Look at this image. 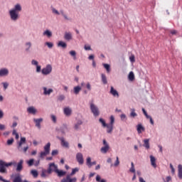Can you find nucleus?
<instances>
[{
	"instance_id": "nucleus-37",
	"label": "nucleus",
	"mask_w": 182,
	"mask_h": 182,
	"mask_svg": "<svg viewBox=\"0 0 182 182\" xmlns=\"http://www.w3.org/2000/svg\"><path fill=\"white\" fill-rule=\"evenodd\" d=\"M130 173H136V169L134 168V164L133 162L131 163V168H129Z\"/></svg>"
},
{
	"instance_id": "nucleus-21",
	"label": "nucleus",
	"mask_w": 182,
	"mask_h": 182,
	"mask_svg": "<svg viewBox=\"0 0 182 182\" xmlns=\"http://www.w3.org/2000/svg\"><path fill=\"white\" fill-rule=\"evenodd\" d=\"M27 112L28 113H29L30 114H36V112H38L34 107H29L27 108Z\"/></svg>"
},
{
	"instance_id": "nucleus-58",
	"label": "nucleus",
	"mask_w": 182,
	"mask_h": 182,
	"mask_svg": "<svg viewBox=\"0 0 182 182\" xmlns=\"http://www.w3.org/2000/svg\"><path fill=\"white\" fill-rule=\"evenodd\" d=\"M2 85L5 90L8 89V86H9V84L8 82H2Z\"/></svg>"
},
{
	"instance_id": "nucleus-60",
	"label": "nucleus",
	"mask_w": 182,
	"mask_h": 182,
	"mask_svg": "<svg viewBox=\"0 0 182 182\" xmlns=\"http://www.w3.org/2000/svg\"><path fill=\"white\" fill-rule=\"evenodd\" d=\"M129 60H130V62H132V63L135 62V58H134V55H131L129 57Z\"/></svg>"
},
{
	"instance_id": "nucleus-39",
	"label": "nucleus",
	"mask_w": 182,
	"mask_h": 182,
	"mask_svg": "<svg viewBox=\"0 0 182 182\" xmlns=\"http://www.w3.org/2000/svg\"><path fill=\"white\" fill-rule=\"evenodd\" d=\"M31 174H32L33 177H34L35 178H36V177H38V171L36 170H31Z\"/></svg>"
},
{
	"instance_id": "nucleus-40",
	"label": "nucleus",
	"mask_w": 182,
	"mask_h": 182,
	"mask_svg": "<svg viewBox=\"0 0 182 182\" xmlns=\"http://www.w3.org/2000/svg\"><path fill=\"white\" fill-rule=\"evenodd\" d=\"M46 173H48V170L43 169L42 171H41V176L43 177V178H45L46 177H48V176L46 175Z\"/></svg>"
},
{
	"instance_id": "nucleus-19",
	"label": "nucleus",
	"mask_w": 182,
	"mask_h": 182,
	"mask_svg": "<svg viewBox=\"0 0 182 182\" xmlns=\"http://www.w3.org/2000/svg\"><path fill=\"white\" fill-rule=\"evenodd\" d=\"M149 157L152 167H154V168H156L157 167V164H156V157H154L153 155H150Z\"/></svg>"
},
{
	"instance_id": "nucleus-5",
	"label": "nucleus",
	"mask_w": 182,
	"mask_h": 182,
	"mask_svg": "<svg viewBox=\"0 0 182 182\" xmlns=\"http://www.w3.org/2000/svg\"><path fill=\"white\" fill-rule=\"evenodd\" d=\"M41 73L44 76H48V75H50V73H52V65L50 64L47 65L41 70Z\"/></svg>"
},
{
	"instance_id": "nucleus-8",
	"label": "nucleus",
	"mask_w": 182,
	"mask_h": 182,
	"mask_svg": "<svg viewBox=\"0 0 182 182\" xmlns=\"http://www.w3.org/2000/svg\"><path fill=\"white\" fill-rule=\"evenodd\" d=\"M57 139L60 140V141L61 142V146L63 147H65V149H69V142L65 140V138L63 136H58Z\"/></svg>"
},
{
	"instance_id": "nucleus-35",
	"label": "nucleus",
	"mask_w": 182,
	"mask_h": 182,
	"mask_svg": "<svg viewBox=\"0 0 182 182\" xmlns=\"http://www.w3.org/2000/svg\"><path fill=\"white\" fill-rule=\"evenodd\" d=\"M102 66H104L105 69H106L107 73H110V65L109 64H106V63H103Z\"/></svg>"
},
{
	"instance_id": "nucleus-31",
	"label": "nucleus",
	"mask_w": 182,
	"mask_h": 182,
	"mask_svg": "<svg viewBox=\"0 0 182 182\" xmlns=\"http://www.w3.org/2000/svg\"><path fill=\"white\" fill-rule=\"evenodd\" d=\"M105 127H107V133L111 134L113 132V125L107 124Z\"/></svg>"
},
{
	"instance_id": "nucleus-16",
	"label": "nucleus",
	"mask_w": 182,
	"mask_h": 182,
	"mask_svg": "<svg viewBox=\"0 0 182 182\" xmlns=\"http://www.w3.org/2000/svg\"><path fill=\"white\" fill-rule=\"evenodd\" d=\"M64 39L65 41H68V42L70 41H72V39H73V37L72 36V33H70V32H65V34H64Z\"/></svg>"
},
{
	"instance_id": "nucleus-13",
	"label": "nucleus",
	"mask_w": 182,
	"mask_h": 182,
	"mask_svg": "<svg viewBox=\"0 0 182 182\" xmlns=\"http://www.w3.org/2000/svg\"><path fill=\"white\" fill-rule=\"evenodd\" d=\"M63 113L65 116L69 117L72 114V108L67 107L63 109Z\"/></svg>"
},
{
	"instance_id": "nucleus-33",
	"label": "nucleus",
	"mask_w": 182,
	"mask_h": 182,
	"mask_svg": "<svg viewBox=\"0 0 182 182\" xmlns=\"http://www.w3.org/2000/svg\"><path fill=\"white\" fill-rule=\"evenodd\" d=\"M129 80H131V82H133L134 80V73L131 71L128 75Z\"/></svg>"
},
{
	"instance_id": "nucleus-55",
	"label": "nucleus",
	"mask_w": 182,
	"mask_h": 182,
	"mask_svg": "<svg viewBox=\"0 0 182 182\" xmlns=\"http://www.w3.org/2000/svg\"><path fill=\"white\" fill-rule=\"evenodd\" d=\"M52 12L53 14H55V15H60V13L55 8L52 9Z\"/></svg>"
},
{
	"instance_id": "nucleus-30",
	"label": "nucleus",
	"mask_w": 182,
	"mask_h": 182,
	"mask_svg": "<svg viewBox=\"0 0 182 182\" xmlns=\"http://www.w3.org/2000/svg\"><path fill=\"white\" fill-rule=\"evenodd\" d=\"M130 111V117H137V113H136V109L134 108L131 109Z\"/></svg>"
},
{
	"instance_id": "nucleus-17",
	"label": "nucleus",
	"mask_w": 182,
	"mask_h": 182,
	"mask_svg": "<svg viewBox=\"0 0 182 182\" xmlns=\"http://www.w3.org/2000/svg\"><path fill=\"white\" fill-rule=\"evenodd\" d=\"M55 174H57L58 177H63L64 176H66V171L63 170H59L57 168V170H55Z\"/></svg>"
},
{
	"instance_id": "nucleus-27",
	"label": "nucleus",
	"mask_w": 182,
	"mask_h": 182,
	"mask_svg": "<svg viewBox=\"0 0 182 182\" xmlns=\"http://www.w3.org/2000/svg\"><path fill=\"white\" fill-rule=\"evenodd\" d=\"M43 36H47L48 38H51L52 36V31H49V30H46L43 33Z\"/></svg>"
},
{
	"instance_id": "nucleus-44",
	"label": "nucleus",
	"mask_w": 182,
	"mask_h": 182,
	"mask_svg": "<svg viewBox=\"0 0 182 182\" xmlns=\"http://www.w3.org/2000/svg\"><path fill=\"white\" fill-rule=\"evenodd\" d=\"M48 154H49V153L46 152V151H41L40 153V158L43 159V157H46V156H48Z\"/></svg>"
},
{
	"instance_id": "nucleus-34",
	"label": "nucleus",
	"mask_w": 182,
	"mask_h": 182,
	"mask_svg": "<svg viewBox=\"0 0 182 182\" xmlns=\"http://www.w3.org/2000/svg\"><path fill=\"white\" fill-rule=\"evenodd\" d=\"M58 46H60L61 48H63L65 49L67 48L68 45L63 41H59L58 43Z\"/></svg>"
},
{
	"instance_id": "nucleus-47",
	"label": "nucleus",
	"mask_w": 182,
	"mask_h": 182,
	"mask_svg": "<svg viewBox=\"0 0 182 182\" xmlns=\"http://www.w3.org/2000/svg\"><path fill=\"white\" fill-rule=\"evenodd\" d=\"M96 181H97V182H106V180L102 179V178L100 176V175H97Z\"/></svg>"
},
{
	"instance_id": "nucleus-56",
	"label": "nucleus",
	"mask_w": 182,
	"mask_h": 182,
	"mask_svg": "<svg viewBox=\"0 0 182 182\" xmlns=\"http://www.w3.org/2000/svg\"><path fill=\"white\" fill-rule=\"evenodd\" d=\"M6 129V127L4 124H0L1 132H3V130H5Z\"/></svg>"
},
{
	"instance_id": "nucleus-43",
	"label": "nucleus",
	"mask_w": 182,
	"mask_h": 182,
	"mask_svg": "<svg viewBox=\"0 0 182 182\" xmlns=\"http://www.w3.org/2000/svg\"><path fill=\"white\" fill-rule=\"evenodd\" d=\"M14 138H11L10 139H8L6 141L7 146H12L14 144Z\"/></svg>"
},
{
	"instance_id": "nucleus-15",
	"label": "nucleus",
	"mask_w": 182,
	"mask_h": 182,
	"mask_svg": "<svg viewBox=\"0 0 182 182\" xmlns=\"http://www.w3.org/2000/svg\"><path fill=\"white\" fill-rule=\"evenodd\" d=\"M43 95H45V96H49L50 93H53V90L52 88L48 90L46 87H43Z\"/></svg>"
},
{
	"instance_id": "nucleus-41",
	"label": "nucleus",
	"mask_w": 182,
	"mask_h": 182,
	"mask_svg": "<svg viewBox=\"0 0 182 182\" xmlns=\"http://www.w3.org/2000/svg\"><path fill=\"white\" fill-rule=\"evenodd\" d=\"M13 182H22V178L21 176H17L14 178Z\"/></svg>"
},
{
	"instance_id": "nucleus-6",
	"label": "nucleus",
	"mask_w": 182,
	"mask_h": 182,
	"mask_svg": "<svg viewBox=\"0 0 182 182\" xmlns=\"http://www.w3.org/2000/svg\"><path fill=\"white\" fill-rule=\"evenodd\" d=\"M56 170H58V165L55 164V163H50L48 164V168L47 169L48 174H52V173H55Z\"/></svg>"
},
{
	"instance_id": "nucleus-64",
	"label": "nucleus",
	"mask_w": 182,
	"mask_h": 182,
	"mask_svg": "<svg viewBox=\"0 0 182 182\" xmlns=\"http://www.w3.org/2000/svg\"><path fill=\"white\" fill-rule=\"evenodd\" d=\"M76 181H77V178H73L71 180L67 181V182H76Z\"/></svg>"
},
{
	"instance_id": "nucleus-28",
	"label": "nucleus",
	"mask_w": 182,
	"mask_h": 182,
	"mask_svg": "<svg viewBox=\"0 0 182 182\" xmlns=\"http://www.w3.org/2000/svg\"><path fill=\"white\" fill-rule=\"evenodd\" d=\"M44 151L46 153H50V142L47 143V144L44 146Z\"/></svg>"
},
{
	"instance_id": "nucleus-36",
	"label": "nucleus",
	"mask_w": 182,
	"mask_h": 182,
	"mask_svg": "<svg viewBox=\"0 0 182 182\" xmlns=\"http://www.w3.org/2000/svg\"><path fill=\"white\" fill-rule=\"evenodd\" d=\"M86 164L89 168L92 167V158L90 157L87 158Z\"/></svg>"
},
{
	"instance_id": "nucleus-2",
	"label": "nucleus",
	"mask_w": 182,
	"mask_h": 182,
	"mask_svg": "<svg viewBox=\"0 0 182 182\" xmlns=\"http://www.w3.org/2000/svg\"><path fill=\"white\" fill-rule=\"evenodd\" d=\"M11 166H16V162L6 163L4 161L0 160V173L1 174H6L8 173L6 167H11Z\"/></svg>"
},
{
	"instance_id": "nucleus-25",
	"label": "nucleus",
	"mask_w": 182,
	"mask_h": 182,
	"mask_svg": "<svg viewBox=\"0 0 182 182\" xmlns=\"http://www.w3.org/2000/svg\"><path fill=\"white\" fill-rule=\"evenodd\" d=\"M60 132L62 133V134H66V132H68V125L63 124L60 127Z\"/></svg>"
},
{
	"instance_id": "nucleus-50",
	"label": "nucleus",
	"mask_w": 182,
	"mask_h": 182,
	"mask_svg": "<svg viewBox=\"0 0 182 182\" xmlns=\"http://www.w3.org/2000/svg\"><path fill=\"white\" fill-rule=\"evenodd\" d=\"M109 119H110V123L109 124H110L111 126H113V124H114V117L112 115Z\"/></svg>"
},
{
	"instance_id": "nucleus-7",
	"label": "nucleus",
	"mask_w": 182,
	"mask_h": 182,
	"mask_svg": "<svg viewBox=\"0 0 182 182\" xmlns=\"http://www.w3.org/2000/svg\"><path fill=\"white\" fill-rule=\"evenodd\" d=\"M104 146H102L100 149L101 153H103L104 154H106L107 151H109V149H110V146H109V144H107V141L106 139H103L102 141Z\"/></svg>"
},
{
	"instance_id": "nucleus-42",
	"label": "nucleus",
	"mask_w": 182,
	"mask_h": 182,
	"mask_svg": "<svg viewBox=\"0 0 182 182\" xmlns=\"http://www.w3.org/2000/svg\"><path fill=\"white\" fill-rule=\"evenodd\" d=\"M99 122L102 124V127H106V126H107V124H106V121H105V119H103L102 118H100Z\"/></svg>"
},
{
	"instance_id": "nucleus-3",
	"label": "nucleus",
	"mask_w": 182,
	"mask_h": 182,
	"mask_svg": "<svg viewBox=\"0 0 182 182\" xmlns=\"http://www.w3.org/2000/svg\"><path fill=\"white\" fill-rule=\"evenodd\" d=\"M25 143H26V138L21 137L20 141L18 142V146H17V149L18 151H23V153H26V151H28V149H29L28 146L22 148V145Z\"/></svg>"
},
{
	"instance_id": "nucleus-57",
	"label": "nucleus",
	"mask_w": 182,
	"mask_h": 182,
	"mask_svg": "<svg viewBox=\"0 0 182 182\" xmlns=\"http://www.w3.org/2000/svg\"><path fill=\"white\" fill-rule=\"evenodd\" d=\"M84 49H85V50H92V47H90V46H87V45H85V46H84Z\"/></svg>"
},
{
	"instance_id": "nucleus-59",
	"label": "nucleus",
	"mask_w": 182,
	"mask_h": 182,
	"mask_svg": "<svg viewBox=\"0 0 182 182\" xmlns=\"http://www.w3.org/2000/svg\"><path fill=\"white\" fill-rule=\"evenodd\" d=\"M59 151L58 150H53L51 152V154L53 156H56L57 154H58Z\"/></svg>"
},
{
	"instance_id": "nucleus-4",
	"label": "nucleus",
	"mask_w": 182,
	"mask_h": 182,
	"mask_svg": "<svg viewBox=\"0 0 182 182\" xmlns=\"http://www.w3.org/2000/svg\"><path fill=\"white\" fill-rule=\"evenodd\" d=\"M90 109L92 112V113L93 114V116H95V117H97V116H99V114H100L99 108L93 102L90 103Z\"/></svg>"
},
{
	"instance_id": "nucleus-53",
	"label": "nucleus",
	"mask_w": 182,
	"mask_h": 182,
	"mask_svg": "<svg viewBox=\"0 0 182 182\" xmlns=\"http://www.w3.org/2000/svg\"><path fill=\"white\" fill-rule=\"evenodd\" d=\"M50 119H51L52 122H53L54 123H56V122H57L56 116H55L53 114H51L50 115Z\"/></svg>"
},
{
	"instance_id": "nucleus-12",
	"label": "nucleus",
	"mask_w": 182,
	"mask_h": 182,
	"mask_svg": "<svg viewBox=\"0 0 182 182\" xmlns=\"http://www.w3.org/2000/svg\"><path fill=\"white\" fill-rule=\"evenodd\" d=\"M23 169V160L21 159L16 165V171L21 172Z\"/></svg>"
},
{
	"instance_id": "nucleus-18",
	"label": "nucleus",
	"mask_w": 182,
	"mask_h": 182,
	"mask_svg": "<svg viewBox=\"0 0 182 182\" xmlns=\"http://www.w3.org/2000/svg\"><path fill=\"white\" fill-rule=\"evenodd\" d=\"M110 95H112L114 97H119V92L117 90H114V87L113 86L111 87L110 91H109Z\"/></svg>"
},
{
	"instance_id": "nucleus-29",
	"label": "nucleus",
	"mask_w": 182,
	"mask_h": 182,
	"mask_svg": "<svg viewBox=\"0 0 182 182\" xmlns=\"http://www.w3.org/2000/svg\"><path fill=\"white\" fill-rule=\"evenodd\" d=\"M101 79L102 82L104 85H107V77H106V75L105 74H101Z\"/></svg>"
},
{
	"instance_id": "nucleus-11",
	"label": "nucleus",
	"mask_w": 182,
	"mask_h": 182,
	"mask_svg": "<svg viewBox=\"0 0 182 182\" xmlns=\"http://www.w3.org/2000/svg\"><path fill=\"white\" fill-rule=\"evenodd\" d=\"M33 121L34 122V123L36 124V127L38 128L39 130H41V123H42V122H43V118H34L33 119Z\"/></svg>"
},
{
	"instance_id": "nucleus-45",
	"label": "nucleus",
	"mask_w": 182,
	"mask_h": 182,
	"mask_svg": "<svg viewBox=\"0 0 182 182\" xmlns=\"http://www.w3.org/2000/svg\"><path fill=\"white\" fill-rule=\"evenodd\" d=\"M58 102H63V100H65V97L64 95H60L58 97Z\"/></svg>"
},
{
	"instance_id": "nucleus-14",
	"label": "nucleus",
	"mask_w": 182,
	"mask_h": 182,
	"mask_svg": "<svg viewBox=\"0 0 182 182\" xmlns=\"http://www.w3.org/2000/svg\"><path fill=\"white\" fill-rule=\"evenodd\" d=\"M32 48V43L28 41L25 43V52L29 53L31 52V49Z\"/></svg>"
},
{
	"instance_id": "nucleus-51",
	"label": "nucleus",
	"mask_w": 182,
	"mask_h": 182,
	"mask_svg": "<svg viewBox=\"0 0 182 182\" xmlns=\"http://www.w3.org/2000/svg\"><path fill=\"white\" fill-rule=\"evenodd\" d=\"M116 161L114 164V167H117V166H119L120 164V161H119V156H117L116 158Z\"/></svg>"
},
{
	"instance_id": "nucleus-52",
	"label": "nucleus",
	"mask_w": 182,
	"mask_h": 182,
	"mask_svg": "<svg viewBox=\"0 0 182 182\" xmlns=\"http://www.w3.org/2000/svg\"><path fill=\"white\" fill-rule=\"evenodd\" d=\"M31 65H33V66H38L39 65V63L36 60H32Z\"/></svg>"
},
{
	"instance_id": "nucleus-24",
	"label": "nucleus",
	"mask_w": 182,
	"mask_h": 182,
	"mask_svg": "<svg viewBox=\"0 0 182 182\" xmlns=\"http://www.w3.org/2000/svg\"><path fill=\"white\" fill-rule=\"evenodd\" d=\"M178 177L180 180H182V165L179 164L178 166Z\"/></svg>"
},
{
	"instance_id": "nucleus-20",
	"label": "nucleus",
	"mask_w": 182,
	"mask_h": 182,
	"mask_svg": "<svg viewBox=\"0 0 182 182\" xmlns=\"http://www.w3.org/2000/svg\"><path fill=\"white\" fill-rule=\"evenodd\" d=\"M83 124V122L80 119H78L77 122L74 124L75 130H79L80 129V126Z\"/></svg>"
},
{
	"instance_id": "nucleus-62",
	"label": "nucleus",
	"mask_w": 182,
	"mask_h": 182,
	"mask_svg": "<svg viewBox=\"0 0 182 182\" xmlns=\"http://www.w3.org/2000/svg\"><path fill=\"white\" fill-rule=\"evenodd\" d=\"M41 65H36V72L37 73H39L41 72Z\"/></svg>"
},
{
	"instance_id": "nucleus-1",
	"label": "nucleus",
	"mask_w": 182,
	"mask_h": 182,
	"mask_svg": "<svg viewBox=\"0 0 182 182\" xmlns=\"http://www.w3.org/2000/svg\"><path fill=\"white\" fill-rule=\"evenodd\" d=\"M21 12H22V6L21 4H16L14 8L9 10V15L12 22H18L21 18Z\"/></svg>"
},
{
	"instance_id": "nucleus-23",
	"label": "nucleus",
	"mask_w": 182,
	"mask_h": 182,
	"mask_svg": "<svg viewBox=\"0 0 182 182\" xmlns=\"http://www.w3.org/2000/svg\"><path fill=\"white\" fill-rule=\"evenodd\" d=\"M143 146L145 147V149H146V150H149V149H150V139H145L144 140Z\"/></svg>"
},
{
	"instance_id": "nucleus-26",
	"label": "nucleus",
	"mask_w": 182,
	"mask_h": 182,
	"mask_svg": "<svg viewBox=\"0 0 182 182\" xmlns=\"http://www.w3.org/2000/svg\"><path fill=\"white\" fill-rule=\"evenodd\" d=\"M80 90H82V87H80V86H76L74 87L73 88V92L75 95H79V93L80 92Z\"/></svg>"
},
{
	"instance_id": "nucleus-54",
	"label": "nucleus",
	"mask_w": 182,
	"mask_h": 182,
	"mask_svg": "<svg viewBox=\"0 0 182 182\" xmlns=\"http://www.w3.org/2000/svg\"><path fill=\"white\" fill-rule=\"evenodd\" d=\"M170 168L171 170V173L172 174H175L176 173V169L174 168V166H173V164H170Z\"/></svg>"
},
{
	"instance_id": "nucleus-48",
	"label": "nucleus",
	"mask_w": 182,
	"mask_h": 182,
	"mask_svg": "<svg viewBox=\"0 0 182 182\" xmlns=\"http://www.w3.org/2000/svg\"><path fill=\"white\" fill-rule=\"evenodd\" d=\"M45 45H46L49 49H52L53 48V43L46 42Z\"/></svg>"
},
{
	"instance_id": "nucleus-61",
	"label": "nucleus",
	"mask_w": 182,
	"mask_h": 182,
	"mask_svg": "<svg viewBox=\"0 0 182 182\" xmlns=\"http://www.w3.org/2000/svg\"><path fill=\"white\" fill-rule=\"evenodd\" d=\"M120 117H121V120H122V121H124L127 119L126 118V114H122Z\"/></svg>"
},
{
	"instance_id": "nucleus-46",
	"label": "nucleus",
	"mask_w": 182,
	"mask_h": 182,
	"mask_svg": "<svg viewBox=\"0 0 182 182\" xmlns=\"http://www.w3.org/2000/svg\"><path fill=\"white\" fill-rule=\"evenodd\" d=\"M35 160L33 159H31L30 160H28L27 161V164L29 167H32V166H33V163H34Z\"/></svg>"
},
{
	"instance_id": "nucleus-22",
	"label": "nucleus",
	"mask_w": 182,
	"mask_h": 182,
	"mask_svg": "<svg viewBox=\"0 0 182 182\" xmlns=\"http://www.w3.org/2000/svg\"><path fill=\"white\" fill-rule=\"evenodd\" d=\"M136 130H137L138 134H141V132H144L145 129L141 124H139L136 125Z\"/></svg>"
},
{
	"instance_id": "nucleus-63",
	"label": "nucleus",
	"mask_w": 182,
	"mask_h": 182,
	"mask_svg": "<svg viewBox=\"0 0 182 182\" xmlns=\"http://www.w3.org/2000/svg\"><path fill=\"white\" fill-rule=\"evenodd\" d=\"M164 182L171 181V176H167L166 180H164Z\"/></svg>"
},
{
	"instance_id": "nucleus-38",
	"label": "nucleus",
	"mask_w": 182,
	"mask_h": 182,
	"mask_svg": "<svg viewBox=\"0 0 182 182\" xmlns=\"http://www.w3.org/2000/svg\"><path fill=\"white\" fill-rule=\"evenodd\" d=\"M70 56H72L74 59V60H76L77 58H76V51L75 50H71L69 52Z\"/></svg>"
},
{
	"instance_id": "nucleus-9",
	"label": "nucleus",
	"mask_w": 182,
	"mask_h": 182,
	"mask_svg": "<svg viewBox=\"0 0 182 182\" xmlns=\"http://www.w3.org/2000/svg\"><path fill=\"white\" fill-rule=\"evenodd\" d=\"M9 75V70L6 68L0 69V77H5Z\"/></svg>"
},
{
	"instance_id": "nucleus-10",
	"label": "nucleus",
	"mask_w": 182,
	"mask_h": 182,
	"mask_svg": "<svg viewBox=\"0 0 182 182\" xmlns=\"http://www.w3.org/2000/svg\"><path fill=\"white\" fill-rule=\"evenodd\" d=\"M76 160L79 164L80 165L83 164V163H85V161L83 160V154L80 152L77 153Z\"/></svg>"
},
{
	"instance_id": "nucleus-32",
	"label": "nucleus",
	"mask_w": 182,
	"mask_h": 182,
	"mask_svg": "<svg viewBox=\"0 0 182 182\" xmlns=\"http://www.w3.org/2000/svg\"><path fill=\"white\" fill-rule=\"evenodd\" d=\"M60 14L62 15V16H63L64 19H65V21H70V18L68 17V15H66L65 14V11L63 10H60Z\"/></svg>"
},
{
	"instance_id": "nucleus-49",
	"label": "nucleus",
	"mask_w": 182,
	"mask_h": 182,
	"mask_svg": "<svg viewBox=\"0 0 182 182\" xmlns=\"http://www.w3.org/2000/svg\"><path fill=\"white\" fill-rule=\"evenodd\" d=\"M77 171H79L78 168H73L72 172L70 173V176H75V174H76V173H77Z\"/></svg>"
}]
</instances>
